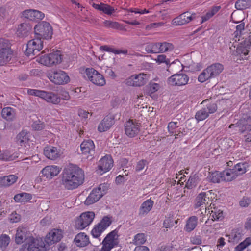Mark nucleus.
<instances>
[{"instance_id":"1","label":"nucleus","mask_w":251,"mask_h":251,"mask_svg":"<svg viewBox=\"0 0 251 251\" xmlns=\"http://www.w3.org/2000/svg\"><path fill=\"white\" fill-rule=\"evenodd\" d=\"M84 180L83 171L76 166L70 165L63 171L61 184L65 189L72 190L82 185Z\"/></svg>"},{"instance_id":"2","label":"nucleus","mask_w":251,"mask_h":251,"mask_svg":"<svg viewBox=\"0 0 251 251\" xmlns=\"http://www.w3.org/2000/svg\"><path fill=\"white\" fill-rule=\"evenodd\" d=\"M41 64L48 67L56 66L62 61V55L60 51L57 50L51 53L43 54L37 59Z\"/></svg>"},{"instance_id":"3","label":"nucleus","mask_w":251,"mask_h":251,"mask_svg":"<svg viewBox=\"0 0 251 251\" xmlns=\"http://www.w3.org/2000/svg\"><path fill=\"white\" fill-rule=\"evenodd\" d=\"M240 42L238 43L233 41L230 43L232 45L230 47L231 50H233L236 48V51L233 52V54L236 56H239L240 57L243 58V57L247 56L250 50L251 49V37L249 36L247 38L240 39Z\"/></svg>"},{"instance_id":"4","label":"nucleus","mask_w":251,"mask_h":251,"mask_svg":"<svg viewBox=\"0 0 251 251\" xmlns=\"http://www.w3.org/2000/svg\"><path fill=\"white\" fill-rule=\"evenodd\" d=\"M109 187L108 183H103L99 185L97 188H94L87 197L84 202L85 205H90L98 201L107 193Z\"/></svg>"},{"instance_id":"5","label":"nucleus","mask_w":251,"mask_h":251,"mask_svg":"<svg viewBox=\"0 0 251 251\" xmlns=\"http://www.w3.org/2000/svg\"><path fill=\"white\" fill-rule=\"evenodd\" d=\"M34 29L36 37L41 39H50L53 34L52 26L49 23L46 21L38 23L35 26Z\"/></svg>"},{"instance_id":"6","label":"nucleus","mask_w":251,"mask_h":251,"mask_svg":"<svg viewBox=\"0 0 251 251\" xmlns=\"http://www.w3.org/2000/svg\"><path fill=\"white\" fill-rule=\"evenodd\" d=\"M28 94L39 97L48 102L57 104L60 102L61 99L57 95L51 92L36 89H28Z\"/></svg>"},{"instance_id":"7","label":"nucleus","mask_w":251,"mask_h":251,"mask_svg":"<svg viewBox=\"0 0 251 251\" xmlns=\"http://www.w3.org/2000/svg\"><path fill=\"white\" fill-rule=\"evenodd\" d=\"M47 77L51 82L56 85H64L70 81L67 74L61 70H54L49 73Z\"/></svg>"},{"instance_id":"8","label":"nucleus","mask_w":251,"mask_h":251,"mask_svg":"<svg viewBox=\"0 0 251 251\" xmlns=\"http://www.w3.org/2000/svg\"><path fill=\"white\" fill-rule=\"evenodd\" d=\"M118 243V231L114 230L109 233L103 240L100 251H110L112 249L116 247Z\"/></svg>"},{"instance_id":"9","label":"nucleus","mask_w":251,"mask_h":251,"mask_svg":"<svg viewBox=\"0 0 251 251\" xmlns=\"http://www.w3.org/2000/svg\"><path fill=\"white\" fill-rule=\"evenodd\" d=\"M95 213L93 211H87L82 213L75 221V227L82 230L90 225L95 218Z\"/></svg>"},{"instance_id":"10","label":"nucleus","mask_w":251,"mask_h":251,"mask_svg":"<svg viewBox=\"0 0 251 251\" xmlns=\"http://www.w3.org/2000/svg\"><path fill=\"white\" fill-rule=\"evenodd\" d=\"M85 75L88 79L96 85L103 86L105 84L103 76L93 68H87Z\"/></svg>"},{"instance_id":"11","label":"nucleus","mask_w":251,"mask_h":251,"mask_svg":"<svg viewBox=\"0 0 251 251\" xmlns=\"http://www.w3.org/2000/svg\"><path fill=\"white\" fill-rule=\"evenodd\" d=\"M149 74L141 73L134 75L126 79V84L129 86L140 87L144 85L149 80Z\"/></svg>"},{"instance_id":"12","label":"nucleus","mask_w":251,"mask_h":251,"mask_svg":"<svg viewBox=\"0 0 251 251\" xmlns=\"http://www.w3.org/2000/svg\"><path fill=\"white\" fill-rule=\"evenodd\" d=\"M25 53L27 55H35L43 47V42L41 39L36 37L29 41L27 44Z\"/></svg>"},{"instance_id":"13","label":"nucleus","mask_w":251,"mask_h":251,"mask_svg":"<svg viewBox=\"0 0 251 251\" xmlns=\"http://www.w3.org/2000/svg\"><path fill=\"white\" fill-rule=\"evenodd\" d=\"M28 251H46L47 245L40 238H34L29 236L27 239Z\"/></svg>"},{"instance_id":"14","label":"nucleus","mask_w":251,"mask_h":251,"mask_svg":"<svg viewBox=\"0 0 251 251\" xmlns=\"http://www.w3.org/2000/svg\"><path fill=\"white\" fill-rule=\"evenodd\" d=\"M217 109L215 103H209L204 108H203L197 112L195 118L197 121H201L207 118L210 114L214 113Z\"/></svg>"},{"instance_id":"15","label":"nucleus","mask_w":251,"mask_h":251,"mask_svg":"<svg viewBox=\"0 0 251 251\" xmlns=\"http://www.w3.org/2000/svg\"><path fill=\"white\" fill-rule=\"evenodd\" d=\"M140 124L133 120H129L125 124L126 134L129 137L137 136L140 131Z\"/></svg>"},{"instance_id":"16","label":"nucleus","mask_w":251,"mask_h":251,"mask_svg":"<svg viewBox=\"0 0 251 251\" xmlns=\"http://www.w3.org/2000/svg\"><path fill=\"white\" fill-rule=\"evenodd\" d=\"M214 195L212 191L202 192L199 194L195 199V208H197L203 204H208L211 201Z\"/></svg>"},{"instance_id":"17","label":"nucleus","mask_w":251,"mask_h":251,"mask_svg":"<svg viewBox=\"0 0 251 251\" xmlns=\"http://www.w3.org/2000/svg\"><path fill=\"white\" fill-rule=\"evenodd\" d=\"M189 78L184 74H176L170 76L168 79V84L172 86H181L188 83Z\"/></svg>"},{"instance_id":"18","label":"nucleus","mask_w":251,"mask_h":251,"mask_svg":"<svg viewBox=\"0 0 251 251\" xmlns=\"http://www.w3.org/2000/svg\"><path fill=\"white\" fill-rule=\"evenodd\" d=\"M113 161L110 155H106L102 157L99 161L98 173L102 175L109 171L113 166Z\"/></svg>"},{"instance_id":"19","label":"nucleus","mask_w":251,"mask_h":251,"mask_svg":"<svg viewBox=\"0 0 251 251\" xmlns=\"http://www.w3.org/2000/svg\"><path fill=\"white\" fill-rule=\"evenodd\" d=\"M63 231L54 228L49 232L45 238L46 245H50L60 241L63 237Z\"/></svg>"},{"instance_id":"20","label":"nucleus","mask_w":251,"mask_h":251,"mask_svg":"<svg viewBox=\"0 0 251 251\" xmlns=\"http://www.w3.org/2000/svg\"><path fill=\"white\" fill-rule=\"evenodd\" d=\"M195 18V13L186 12L173 19L172 24L175 26L182 25L189 23Z\"/></svg>"},{"instance_id":"21","label":"nucleus","mask_w":251,"mask_h":251,"mask_svg":"<svg viewBox=\"0 0 251 251\" xmlns=\"http://www.w3.org/2000/svg\"><path fill=\"white\" fill-rule=\"evenodd\" d=\"M95 145L91 140H85L81 143L80 149L82 154L86 156L87 158L92 157L95 152Z\"/></svg>"},{"instance_id":"22","label":"nucleus","mask_w":251,"mask_h":251,"mask_svg":"<svg viewBox=\"0 0 251 251\" xmlns=\"http://www.w3.org/2000/svg\"><path fill=\"white\" fill-rule=\"evenodd\" d=\"M63 152L60 149L57 147L48 146L44 149V154L49 159L55 160L59 158Z\"/></svg>"},{"instance_id":"23","label":"nucleus","mask_w":251,"mask_h":251,"mask_svg":"<svg viewBox=\"0 0 251 251\" xmlns=\"http://www.w3.org/2000/svg\"><path fill=\"white\" fill-rule=\"evenodd\" d=\"M61 171V168L55 165H49L44 167L41 173L48 179H52Z\"/></svg>"},{"instance_id":"24","label":"nucleus","mask_w":251,"mask_h":251,"mask_svg":"<svg viewBox=\"0 0 251 251\" xmlns=\"http://www.w3.org/2000/svg\"><path fill=\"white\" fill-rule=\"evenodd\" d=\"M22 15L24 18L32 21L42 20L45 17L43 12L34 9L25 10L22 12Z\"/></svg>"},{"instance_id":"25","label":"nucleus","mask_w":251,"mask_h":251,"mask_svg":"<svg viewBox=\"0 0 251 251\" xmlns=\"http://www.w3.org/2000/svg\"><path fill=\"white\" fill-rule=\"evenodd\" d=\"M18 151H13L10 150H4L0 151V160L10 161L15 160L19 156Z\"/></svg>"},{"instance_id":"26","label":"nucleus","mask_w":251,"mask_h":251,"mask_svg":"<svg viewBox=\"0 0 251 251\" xmlns=\"http://www.w3.org/2000/svg\"><path fill=\"white\" fill-rule=\"evenodd\" d=\"M27 231L26 228L23 227H19L16 230V233L15 237V241L16 244H21L24 242V241H26L27 242V239L29 237L27 236Z\"/></svg>"},{"instance_id":"27","label":"nucleus","mask_w":251,"mask_h":251,"mask_svg":"<svg viewBox=\"0 0 251 251\" xmlns=\"http://www.w3.org/2000/svg\"><path fill=\"white\" fill-rule=\"evenodd\" d=\"M114 119L109 116L105 117L100 122L98 126V130L100 132H104L109 129L114 124Z\"/></svg>"},{"instance_id":"28","label":"nucleus","mask_w":251,"mask_h":251,"mask_svg":"<svg viewBox=\"0 0 251 251\" xmlns=\"http://www.w3.org/2000/svg\"><path fill=\"white\" fill-rule=\"evenodd\" d=\"M245 119L246 118L244 117V119L240 120L236 124H231L229 127L230 128H237V130H238L241 133H243L246 131H251V125L246 123L245 121Z\"/></svg>"},{"instance_id":"29","label":"nucleus","mask_w":251,"mask_h":251,"mask_svg":"<svg viewBox=\"0 0 251 251\" xmlns=\"http://www.w3.org/2000/svg\"><path fill=\"white\" fill-rule=\"evenodd\" d=\"M74 243L78 247H85L90 243L89 237L85 233L80 232L75 236Z\"/></svg>"},{"instance_id":"30","label":"nucleus","mask_w":251,"mask_h":251,"mask_svg":"<svg viewBox=\"0 0 251 251\" xmlns=\"http://www.w3.org/2000/svg\"><path fill=\"white\" fill-rule=\"evenodd\" d=\"M154 202L151 199L144 201L139 210V215L145 216L147 215L152 209Z\"/></svg>"},{"instance_id":"31","label":"nucleus","mask_w":251,"mask_h":251,"mask_svg":"<svg viewBox=\"0 0 251 251\" xmlns=\"http://www.w3.org/2000/svg\"><path fill=\"white\" fill-rule=\"evenodd\" d=\"M31 29L32 27L29 23H23L18 25L16 33L19 36H25Z\"/></svg>"},{"instance_id":"32","label":"nucleus","mask_w":251,"mask_h":251,"mask_svg":"<svg viewBox=\"0 0 251 251\" xmlns=\"http://www.w3.org/2000/svg\"><path fill=\"white\" fill-rule=\"evenodd\" d=\"M17 179V176L14 175L1 177L0 178V186L2 187H8L14 184Z\"/></svg>"},{"instance_id":"33","label":"nucleus","mask_w":251,"mask_h":251,"mask_svg":"<svg viewBox=\"0 0 251 251\" xmlns=\"http://www.w3.org/2000/svg\"><path fill=\"white\" fill-rule=\"evenodd\" d=\"M243 235L239 229H234L227 236L228 237L229 242L237 243L242 240Z\"/></svg>"},{"instance_id":"34","label":"nucleus","mask_w":251,"mask_h":251,"mask_svg":"<svg viewBox=\"0 0 251 251\" xmlns=\"http://www.w3.org/2000/svg\"><path fill=\"white\" fill-rule=\"evenodd\" d=\"M207 68L212 78L218 76L224 69L223 65L219 63L213 64L207 67Z\"/></svg>"},{"instance_id":"35","label":"nucleus","mask_w":251,"mask_h":251,"mask_svg":"<svg viewBox=\"0 0 251 251\" xmlns=\"http://www.w3.org/2000/svg\"><path fill=\"white\" fill-rule=\"evenodd\" d=\"M214 206V204L213 206L210 204V208L208 209V213L212 217V220H219L223 217V211Z\"/></svg>"},{"instance_id":"36","label":"nucleus","mask_w":251,"mask_h":251,"mask_svg":"<svg viewBox=\"0 0 251 251\" xmlns=\"http://www.w3.org/2000/svg\"><path fill=\"white\" fill-rule=\"evenodd\" d=\"M198 224V218L195 216H191L186 222L185 227L186 231L190 232L193 231L197 226Z\"/></svg>"},{"instance_id":"37","label":"nucleus","mask_w":251,"mask_h":251,"mask_svg":"<svg viewBox=\"0 0 251 251\" xmlns=\"http://www.w3.org/2000/svg\"><path fill=\"white\" fill-rule=\"evenodd\" d=\"M2 117L8 121H12L15 117V110L10 107L4 108L1 112Z\"/></svg>"},{"instance_id":"38","label":"nucleus","mask_w":251,"mask_h":251,"mask_svg":"<svg viewBox=\"0 0 251 251\" xmlns=\"http://www.w3.org/2000/svg\"><path fill=\"white\" fill-rule=\"evenodd\" d=\"M100 50L101 51H105L109 52H112L115 54H126L127 53V50L126 49H116L111 46L107 45L101 46L100 47Z\"/></svg>"},{"instance_id":"39","label":"nucleus","mask_w":251,"mask_h":251,"mask_svg":"<svg viewBox=\"0 0 251 251\" xmlns=\"http://www.w3.org/2000/svg\"><path fill=\"white\" fill-rule=\"evenodd\" d=\"M168 130L170 134H174L175 136H181L182 133L178 127L177 122H170L168 125Z\"/></svg>"},{"instance_id":"40","label":"nucleus","mask_w":251,"mask_h":251,"mask_svg":"<svg viewBox=\"0 0 251 251\" xmlns=\"http://www.w3.org/2000/svg\"><path fill=\"white\" fill-rule=\"evenodd\" d=\"M30 133L26 130H22L17 136V142L23 146L28 142L29 140Z\"/></svg>"},{"instance_id":"41","label":"nucleus","mask_w":251,"mask_h":251,"mask_svg":"<svg viewBox=\"0 0 251 251\" xmlns=\"http://www.w3.org/2000/svg\"><path fill=\"white\" fill-rule=\"evenodd\" d=\"M221 8V7L220 6H214L212 7L204 15L201 17V23L206 22L210 19L215 15Z\"/></svg>"},{"instance_id":"42","label":"nucleus","mask_w":251,"mask_h":251,"mask_svg":"<svg viewBox=\"0 0 251 251\" xmlns=\"http://www.w3.org/2000/svg\"><path fill=\"white\" fill-rule=\"evenodd\" d=\"M223 181H231L235 179L237 176L233 169L226 170L222 172Z\"/></svg>"},{"instance_id":"43","label":"nucleus","mask_w":251,"mask_h":251,"mask_svg":"<svg viewBox=\"0 0 251 251\" xmlns=\"http://www.w3.org/2000/svg\"><path fill=\"white\" fill-rule=\"evenodd\" d=\"M248 164L247 163H239L235 165L233 168L236 176L243 175L247 171Z\"/></svg>"},{"instance_id":"44","label":"nucleus","mask_w":251,"mask_h":251,"mask_svg":"<svg viewBox=\"0 0 251 251\" xmlns=\"http://www.w3.org/2000/svg\"><path fill=\"white\" fill-rule=\"evenodd\" d=\"M31 199V195L27 193H19L16 195L14 197V200L17 202H25L28 201Z\"/></svg>"},{"instance_id":"45","label":"nucleus","mask_w":251,"mask_h":251,"mask_svg":"<svg viewBox=\"0 0 251 251\" xmlns=\"http://www.w3.org/2000/svg\"><path fill=\"white\" fill-rule=\"evenodd\" d=\"M161 88V84L160 82H155L153 80L151 81L147 86L148 93L151 94L157 92Z\"/></svg>"},{"instance_id":"46","label":"nucleus","mask_w":251,"mask_h":251,"mask_svg":"<svg viewBox=\"0 0 251 251\" xmlns=\"http://www.w3.org/2000/svg\"><path fill=\"white\" fill-rule=\"evenodd\" d=\"M12 55V51H6L0 52V65H4L9 62Z\"/></svg>"},{"instance_id":"47","label":"nucleus","mask_w":251,"mask_h":251,"mask_svg":"<svg viewBox=\"0 0 251 251\" xmlns=\"http://www.w3.org/2000/svg\"><path fill=\"white\" fill-rule=\"evenodd\" d=\"M251 6V0H238L235 4V8L238 10L246 9L249 8Z\"/></svg>"},{"instance_id":"48","label":"nucleus","mask_w":251,"mask_h":251,"mask_svg":"<svg viewBox=\"0 0 251 251\" xmlns=\"http://www.w3.org/2000/svg\"><path fill=\"white\" fill-rule=\"evenodd\" d=\"M145 50L148 53H159V43H152L147 45Z\"/></svg>"},{"instance_id":"49","label":"nucleus","mask_w":251,"mask_h":251,"mask_svg":"<svg viewBox=\"0 0 251 251\" xmlns=\"http://www.w3.org/2000/svg\"><path fill=\"white\" fill-rule=\"evenodd\" d=\"M251 245V236L246 238L243 241L239 243L235 248V251H243Z\"/></svg>"},{"instance_id":"50","label":"nucleus","mask_w":251,"mask_h":251,"mask_svg":"<svg viewBox=\"0 0 251 251\" xmlns=\"http://www.w3.org/2000/svg\"><path fill=\"white\" fill-rule=\"evenodd\" d=\"M211 78H212V77L207 67L199 75L198 79L199 82L203 83Z\"/></svg>"},{"instance_id":"51","label":"nucleus","mask_w":251,"mask_h":251,"mask_svg":"<svg viewBox=\"0 0 251 251\" xmlns=\"http://www.w3.org/2000/svg\"><path fill=\"white\" fill-rule=\"evenodd\" d=\"M244 19V13L242 11H234L231 15V20L235 23L238 24L242 22Z\"/></svg>"},{"instance_id":"52","label":"nucleus","mask_w":251,"mask_h":251,"mask_svg":"<svg viewBox=\"0 0 251 251\" xmlns=\"http://www.w3.org/2000/svg\"><path fill=\"white\" fill-rule=\"evenodd\" d=\"M198 181V176L197 175L191 176L187 181L185 187L188 189H192L196 186Z\"/></svg>"},{"instance_id":"53","label":"nucleus","mask_w":251,"mask_h":251,"mask_svg":"<svg viewBox=\"0 0 251 251\" xmlns=\"http://www.w3.org/2000/svg\"><path fill=\"white\" fill-rule=\"evenodd\" d=\"M160 53L172 51L174 49L172 44L168 42L159 43Z\"/></svg>"},{"instance_id":"54","label":"nucleus","mask_w":251,"mask_h":251,"mask_svg":"<svg viewBox=\"0 0 251 251\" xmlns=\"http://www.w3.org/2000/svg\"><path fill=\"white\" fill-rule=\"evenodd\" d=\"M209 178L213 183H219L223 181L222 172L218 171L213 172L209 175Z\"/></svg>"},{"instance_id":"55","label":"nucleus","mask_w":251,"mask_h":251,"mask_svg":"<svg viewBox=\"0 0 251 251\" xmlns=\"http://www.w3.org/2000/svg\"><path fill=\"white\" fill-rule=\"evenodd\" d=\"M12 50L9 41L4 38H0V52Z\"/></svg>"},{"instance_id":"56","label":"nucleus","mask_w":251,"mask_h":251,"mask_svg":"<svg viewBox=\"0 0 251 251\" xmlns=\"http://www.w3.org/2000/svg\"><path fill=\"white\" fill-rule=\"evenodd\" d=\"M10 241V237L6 235L2 234L0 236V248L5 249L9 245Z\"/></svg>"},{"instance_id":"57","label":"nucleus","mask_w":251,"mask_h":251,"mask_svg":"<svg viewBox=\"0 0 251 251\" xmlns=\"http://www.w3.org/2000/svg\"><path fill=\"white\" fill-rule=\"evenodd\" d=\"M104 26L107 28H112L120 30L123 29V25L116 22L106 20L104 22Z\"/></svg>"},{"instance_id":"58","label":"nucleus","mask_w":251,"mask_h":251,"mask_svg":"<svg viewBox=\"0 0 251 251\" xmlns=\"http://www.w3.org/2000/svg\"><path fill=\"white\" fill-rule=\"evenodd\" d=\"M146 241L145 235L144 233H138L134 236L133 243L135 245H142L144 244Z\"/></svg>"},{"instance_id":"59","label":"nucleus","mask_w":251,"mask_h":251,"mask_svg":"<svg viewBox=\"0 0 251 251\" xmlns=\"http://www.w3.org/2000/svg\"><path fill=\"white\" fill-rule=\"evenodd\" d=\"M98 224L95 225L91 231V235L94 238L99 237L104 230Z\"/></svg>"},{"instance_id":"60","label":"nucleus","mask_w":251,"mask_h":251,"mask_svg":"<svg viewBox=\"0 0 251 251\" xmlns=\"http://www.w3.org/2000/svg\"><path fill=\"white\" fill-rule=\"evenodd\" d=\"M244 27L245 24L244 23H241L236 26V31L234 33V35L232 41H235L236 42L237 41L240 40L241 36L239 35V33L240 34L241 32L244 29Z\"/></svg>"},{"instance_id":"61","label":"nucleus","mask_w":251,"mask_h":251,"mask_svg":"<svg viewBox=\"0 0 251 251\" xmlns=\"http://www.w3.org/2000/svg\"><path fill=\"white\" fill-rule=\"evenodd\" d=\"M111 220L108 216L104 217L98 224L104 230L111 225Z\"/></svg>"},{"instance_id":"62","label":"nucleus","mask_w":251,"mask_h":251,"mask_svg":"<svg viewBox=\"0 0 251 251\" xmlns=\"http://www.w3.org/2000/svg\"><path fill=\"white\" fill-rule=\"evenodd\" d=\"M154 60L159 64L161 63H165L167 65H169V66H171V64H170V60L168 58H167L165 55H158Z\"/></svg>"},{"instance_id":"63","label":"nucleus","mask_w":251,"mask_h":251,"mask_svg":"<svg viewBox=\"0 0 251 251\" xmlns=\"http://www.w3.org/2000/svg\"><path fill=\"white\" fill-rule=\"evenodd\" d=\"M45 125L44 122L39 120L35 121L32 124V128L34 130H41L44 129Z\"/></svg>"},{"instance_id":"64","label":"nucleus","mask_w":251,"mask_h":251,"mask_svg":"<svg viewBox=\"0 0 251 251\" xmlns=\"http://www.w3.org/2000/svg\"><path fill=\"white\" fill-rule=\"evenodd\" d=\"M8 12L3 7H0V24L3 23L8 17Z\"/></svg>"}]
</instances>
